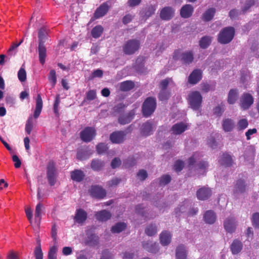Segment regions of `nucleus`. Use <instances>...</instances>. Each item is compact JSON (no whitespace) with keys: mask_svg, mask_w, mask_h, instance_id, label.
<instances>
[{"mask_svg":"<svg viewBox=\"0 0 259 259\" xmlns=\"http://www.w3.org/2000/svg\"><path fill=\"white\" fill-rule=\"evenodd\" d=\"M47 34V29L45 27H41L38 30V57L40 63L44 65L46 61L47 56V49L45 46L46 35Z\"/></svg>","mask_w":259,"mask_h":259,"instance_id":"obj_1","label":"nucleus"},{"mask_svg":"<svg viewBox=\"0 0 259 259\" xmlns=\"http://www.w3.org/2000/svg\"><path fill=\"white\" fill-rule=\"evenodd\" d=\"M235 29L233 27L224 28L219 33L218 41L221 44H227L230 42L235 35Z\"/></svg>","mask_w":259,"mask_h":259,"instance_id":"obj_2","label":"nucleus"},{"mask_svg":"<svg viewBox=\"0 0 259 259\" xmlns=\"http://www.w3.org/2000/svg\"><path fill=\"white\" fill-rule=\"evenodd\" d=\"M172 79L169 77L161 80L159 84L160 89L159 93L158 95V99L161 101H167L171 96V92L167 89L168 85Z\"/></svg>","mask_w":259,"mask_h":259,"instance_id":"obj_3","label":"nucleus"},{"mask_svg":"<svg viewBox=\"0 0 259 259\" xmlns=\"http://www.w3.org/2000/svg\"><path fill=\"white\" fill-rule=\"evenodd\" d=\"M140 41L137 39H131L126 41L122 46V51L126 55L135 54L140 49Z\"/></svg>","mask_w":259,"mask_h":259,"instance_id":"obj_4","label":"nucleus"},{"mask_svg":"<svg viewBox=\"0 0 259 259\" xmlns=\"http://www.w3.org/2000/svg\"><path fill=\"white\" fill-rule=\"evenodd\" d=\"M156 107V99L154 97H148L144 102L142 105V113L144 117L150 116L155 111Z\"/></svg>","mask_w":259,"mask_h":259,"instance_id":"obj_5","label":"nucleus"},{"mask_svg":"<svg viewBox=\"0 0 259 259\" xmlns=\"http://www.w3.org/2000/svg\"><path fill=\"white\" fill-rule=\"evenodd\" d=\"M188 99L191 107L193 110H197L201 108L202 97L198 91L191 92L188 96Z\"/></svg>","mask_w":259,"mask_h":259,"instance_id":"obj_6","label":"nucleus"},{"mask_svg":"<svg viewBox=\"0 0 259 259\" xmlns=\"http://www.w3.org/2000/svg\"><path fill=\"white\" fill-rule=\"evenodd\" d=\"M132 131V125H131L126 128L125 132L122 131H115L111 134L110 140L114 144L122 143L124 141L126 134L131 133Z\"/></svg>","mask_w":259,"mask_h":259,"instance_id":"obj_7","label":"nucleus"},{"mask_svg":"<svg viewBox=\"0 0 259 259\" xmlns=\"http://www.w3.org/2000/svg\"><path fill=\"white\" fill-rule=\"evenodd\" d=\"M254 99L252 96L248 93H243L240 98L239 105L243 110L248 109L253 104Z\"/></svg>","mask_w":259,"mask_h":259,"instance_id":"obj_8","label":"nucleus"},{"mask_svg":"<svg viewBox=\"0 0 259 259\" xmlns=\"http://www.w3.org/2000/svg\"><path fill=\"white\" fill-rule=\"evenodd\" d=\"M96 135V130L91 127H86L80 133L81 139L85 142L91 141Z\"/></svg>","mask_w":259,"mask_h":259,"instance_id":"obj_9","label":"nucleus"},{"mask_svg":"<svg viewBox=\"0 0 259 259\" xmlns=\"http://www.w3.org/2000/svg\"><path fill=\"white\" fill-rule=\"evenodd\" d=\"M47 178L49 184L52 186L56 182V168L53 161H50L47 166Z\"/></svg>","mask_w":259,"mask_h":259,"instance_id":"obj_10","label":"nucleus"},{"mask_svg":"<svg viewBox=\"0 0 259 259\" xmlns=\"http://www.w3.org/2000/svg\"><path fill=\"white\" fill-rule=\"evenodd\" d=\"M89 191L91 195L97 199H103L106 195V190L97 185L92 186Z\"/></svg>","mask_w":259,"mask_h":259,"instance_id":"obj_11","label":"nucleus"},{"mask_svg":"<svg viewBox=\"0 0 259 259\" xmlns=\"http://www.w3.org/2000/svg\"><path fill=\"white\" fill-rule=\"evenodd\" d=\"M236 222L234 217L227 218L224 222V227L228 233H232L236 228Z\"/></svg>","mask_w":259,"mask_h":259,"instance_id":"obj_12","label":"nucleus"},{"mask_svg":"<svg viewBox=\"0 0 259 259\" xmlns=\"http://www.w3.org/2000/svg\"><path fill=\"white\" fill-rule=\"evenodd\" d=\"M153 129V122L151 120H148L142 124L140 130L141 135L144 137L150 136L152 134Z\"/></svg>","mask_w":259,"mask_h":259,"instance_id":"obj_13","label":"nucleus"},{"mask_svg":"<svg viewBox=\"0 0 259 259\" xmlns=\"http://www.w3.org/2000/svg\"><path fill=\"white\" fill-rule=\"evenodd\" d=\"M109 6L107 2L101 4L95 11L94 17L95 19H99L105 16L109 10Z\"/></svg>","mask_w":259,"mask_h":259,"instance_id":"obj_14","label":"nucleus"},{"mask_svg":"<svg viewBox=\"0 0 259 259\" xmlns=\"http://www.w3.org/2000/svg\"><path fill=\"white\" fill-rule=\"evenodd\" d=\"M196 194L199 200H205L211 195L212 192L209 188L203 187L197 190Z\"/></svg>","mask_w":259,"mask_h":259,"instance_id":"obj_15","label":"nucleus"},{"mask_svg":"<svg viewBox=\"0 0 259 259\" xmlns=\"http://www.w3.org/2000/svg\"><path fill=\"white\" fill-rule=\"evenodd\" d=\"M202 78V72L200 69L194 70L188 77V81L190 83L195 84Z\"/></svg>","mask_w":259,"mask_h":259,"instance_id":"obj_16","label":"nucleus"},{"mask_svg":"<svg viewBox=\"0 0 259 259\" xmlns=\"http://www.w3.org/2000/svg\"><path fill=\"white\" fill-rule=\"evenodd\" d=\"M87 212L82 208H79L76 210L74 220L77 223L82 224L87 220Z\"/></svg>","mask_w":259,"mask_h":259,"instance_id":"obj_17","label":"nucleus"},{"mask_svg":"<svg viewBox=\"0 0 259 259\" xmlns=\"http://www.w3.org/2000/svg\"><path fill=\"white\" fill-rule=\"evenodd\" d=\"M174 14L173 9L170 7H166L161 10L160 16L162 20H169L173 17Z\"/></svg>","mask_w":259,"mask_h":259,"instance_id":"obj_18","label":"nucleus"},{"mask_svg":"<svg viewBox=\"0 0 259 259\" xmlns=\"http://www.w3.org/2000/svg\"><path fill=\"white\" fill-rule=\"evenodd\" d=\"M135 112L134 110L130 111L128 113L121 115L118 117V122L121 125L130 123L134 118Z\"/></svg>","mask_w":259,"mask_h":259,"instance_id":"obj_19","label":"nucleus"},{"mask_svg":"<svg viewBox=\"0 0 259 259\" xmlns=\"http://www.w3.org/2000/svg\"><path fill=\"white\" fill-rule=\"evenodd\" d=\"M143 247L149 252L156 253L158 250V244L156 242L152 241H143L142 242Z\"/></svg>","mask_w":259,"mask_h":259,"instance_id":"obj_20","label":"nucleus"},{"mask_svg":"<svg viewBox=\"0 0 259 259\" xmlns=\"http://www.w3.org/2000/svg\"><path fill=\"white\" fill-rule=\"evenodd\" d=\"M230 248L233 254H237L242 250L243 244L239 240L234 239L230 245Z\"/></svg>","mask_w":259,"mask_h":259,"instance_id":"obj_21","label":"nucleus"},{"mask_svg":"<svg viewBox=\"0 0 259 259\" xmlns=\"http://www.w3.org/2000/svg\"><path fill=\"white\" fill-rule=\"evenodd\" d=\"M87 237L85 240V244L89 246H95L99 244V237L95 234L90 232L87 233Z\"/></svg>","mask_w":259,"mask_h":259,"instance_id":"obj_22","label":"nucleus"},{"mask_svg":"<svg viewBox=\"0 0 259 259\" xmlns=\"http://www.w3.org/2000/svg\"><path fill=\"white\" fill-rule=\"evenodd\" d=\"M193 7L189 4H186L182 7L180 11L182 17L188 18L191 17L193 12Z\"/></svg>","mask_w":259,"mask_h":259,"instance_id":"obj_23","label":"nucleus"},{"mask_svg":"<svg viewBox=\"0 0 259 259\" xmlns=\"http://www.w3.org/2000/svg\"><path fill=\"white\" fill-rule=\"evenodd\" d=\"M70 177L73 181L80 182L83 180L85 175L81 170L75 169L70 172Z\"/></svg>","mask_w":259,"mask_h":259,"instance_id":"obj_24","label":"nucleus"},{"mask_svg":"<svg viewBox=\"0 0 259 259\" xmlns=\"http://www.w3.org/2000/svg\"><path fill=\"white\" fill-rule=\"evenodd\" d=\"M95 216L98 221L105 222L111 218V214L110 212L106 210H102L101 211L96 212Z\"/></svg>","mask_w":259,"mask_h":259,"instance_id":"obj_25","label":"nucleus"},{"mask_svg":"<svg viewBox=\"0 0 259 259\" xmlns=\"http://www.w3.org/2000/svg\"><path fill=\"white\" fill-rule=\"evenodd\" d=\"M43 102L40 94L37 95L36 99V106L34 112L33 116L37 118L40 115L42 108Z\"/></svg>","mask_w":259,"mask_h":259,"instance_id":"obj_26","label":"nucleus"},{"mask_svg":"<svg viewBox=\"0 0 259 259\" xmlns=\"http://www.w3.org/2000/svg\"><path fill=\"white\" fill-rule=\"evenodd\" d=\"M23 39H22L18 43L13 42L8 51V57H6V61L10 60V57L15 56L17 53V48L23 42Z\"/></svg>","mask_w":259,"mask_h":259,"instance_id":"obj_27","label":"nucleus"},{"mask_svg":"<svg viewBox=\"0 0 259 259\" xmlns=\"http://www.w3.org/2000/svg\"><path fill=\"white\" fill-rule=\"evenodd\" d=\"M235 126L234 122L231 118H225L222 122V127L225 132L232 131Z\"/></svg>","mask_w":259,"mask_h":259,"instance_id":"obj_28","label":"nucleus"},{"mask_svg":"<svg viewBox=\"0 0 259 259\" xmlns=\"http://www.w3.org/2000/svg\"><path fill=\"white\" fill-rule=\"evenodd\" d=\"M187 128V125L183 122L174 124L171 127V131L174 135H180L185 132Z\"/></svg>","mask_w":259,"mask_h":259,"instance_id":"obj_29","label":"nucleus"},{"mask_svg":"<svg viewBox=\"0 0 259 259\" xmlns=\"http://www.w3.org/2000/svg\"><path fill=\"white\" fill-rule=\"evenodd\" d=\"M220 163L226 166H230L233 163V160L231 155L227 153H223L219 160Z\"/></svg>","mask_w":259,"mask_h":259,"instance_id":"obj_30","label":"nucleus"},{"mask_svg":"<svg viewBox=\"0 0 259 259\" xmlns=\"http://www.w3.org/2000/svg\"><path fill=\"white\" fill-rule=\"evenodd\" d=\"M159 238L161 244L165 246L170 243L171 236L169 232L163 231L160 234Z\"/></svg>","mask_w":259,"mask_h":259,"instance_id":"obj_31","label":"nucleus"},{"mask_svg":"<svg viewBox=\"0 0 259 259\" xmlns=\"http://www.w3.org/2000/svg\"><path fill=\"white\" fill-rule=\"evenodd\" d=\"M204 220L207 224H213L216 221L215 213L212 210H207L204 215Z\"/></svg>","mask_w":259,"mask_h":259,"instance_id":"obj_32","label":"nucleus"},{"mask_svg":"<svg viewBox=\"0 0 259 259\" xmlns=\"http://www.w3.org/2000/svg\"><path fill=\"white\" fill-rule=\"evenodd\" d=\"M238 98V92L237 89H231L228 94L227 101L229 104H234Z\"/></svg>","mask_w":259,"mask_h":259,"instance_id":"obj_33","label":"nucleus"},{"mask_svg":"<svg viewBox=\"0 0 259 259\" xmlns=\"http://www.w3.org/2000/svg\"><path fill=\"white\" fill-rule=\"evenodd\" d=\"M177 259H187V251L185 247L180 245L177 247L176 251Z\"/></svg>","mask_w":259,"mask_h":259,"instance_id":"obj_34","label":"nucleus"},{"mask_svg":"<svg viewBox=\"0 0 259 259\" xmlns=\"http://www.w3.org/2000/svg\"><path fill=\"white\" fill-rule=\"evenodd\" d=\"M135 87L134 82L131 80H126L120 83V90L123 92H127L132 90Z\"/></svg>","mask_w":259,"mask_h":259,"instance_id":"obj_35","label":"nucleus"},{"mask_svg":"<svg viewBox=\"0 0 259 259\" xmlns=\"http://www.w3.org/2000/svg\"><path fill=\"white\" fill-rule=\"evenodd\" d=\"M104 166V162L98 159H93L91 163V168L95 171H100Z\"/></svg>","mask_w":259,"mask_h":259,"instance_id":"obj_36","label":"nucleus"},{"mask_svg":"<svg viewBox=\"0 0 259 259\" xmlns=\"http://www.w3.org/2000/svg\"><path fill=\"white\" fill-rule=\"evenodd\" d=\"M92 154V152L85 149H81L77 151L76 157L78 160H83L89 158Z\"/></svg>","mask_w":259,"mask_h":259,"instance_id":"obj_37","label":"nucleus"},{"mask_svg":"<svg viewBox=\"0 0 259 259\" xmlns=\"http://www.w3.org/2000/svg\"><path fill=\"white\" fill-rule=\"evenodd\" d=\"M193 54L191 51L186 52L181 55V60L185 64H190L193 61Z\"/></svg>","mask_w":259,"mask_h":259,"instance_id":"obj_38","label":"nucleus"},{"mask_svg":"<svg viewBox=\"0 0 259 259\" xmlns=\"http://www.w3.org/2000/svg\"><path fill=\"white\" fill-rule=\"evenodd\" d=\"M103 31L104 28L101 25H97L91 31L92 36L95 38H98L101 36Z\"/></svg>","mask_w":259,"mask_h":259,"instance_id":"obj_39","label":"nucleus"},{"mask_svg":"<svg viewBox=\"0 0 259 259\" xmlns=\"http://www.w3.org/2000/svg\"><path fill=\"white\" fill-rule=\"evenodd\" d=\"M215 13V9L213 8L207 10L202 16V19L205 21H210L213 17Z\"/></svg>","mask_w":259,"mask_h":259,"instance_id":"obj_40","label":"nucleus"},{"mask_svg":"<svg viewBox=\"0 0 259 259\" xmlns=\"http://www.w3.org/2000/svg\"><path fill=\"white\" fill-rule=\"evenodd\" d=\"M211 42V37L209 36H204L199 40V46L202 49H206Z\"/></svg>","mask_w":259,"mask_h":259,"instance_id":"obj_41","label":"nucleus"},{"mask_svg":"<svg viewBox=\"0 0 259 259\" xmlns=\"http://www.w3.org/2000/svg\"><path fill=\"white\" fill-rule=\"evenodd\" d=\"M126 225L124 223H117L111 228V231L114 233H119L125 229Z\"/></svg>","mask_w":259,"mask_h":259,"instance_id":"obj_42","label":"nucleus"},{"mask_svg":"<svg viewBox=\"0 0 259 259\" xmlns=\"http://www.w3.org/2000/svg\"><path fill=\"white\" fill-rule=\"evenodd\" d=\"M37 245L35 247L34 250V255L35 259H43V253L41 248L40 241L39 240L37 241Z\"/></svg>","mask_w":259,"mask_h":259,"instance_id":"obj_43","label":"nucleus"},{"mask_svg":"<svg viewBox=\"0 0 259 259\" xmlns=\"http://www.w3.org/2000/svg\"><path fill=\"white\" fill-rule=\"evenodd\" d=\"M246 189V185L243 180H239L237 181L235 187V191L238 193H243Z\"/></svg>","mask_w":259,"mask_h":259,"instance_id":"obj_44","label":"nucleus"},{"mask_svg":"<svg viewBox=\"0 0 259 259\" xmlns=\"http://www.w3.org/2000/svg\"><path fill=\"white\" fill-rule=\"evenodd\" d=\"M155 10L156 9L155 7L153 5H150L146 7L143 12V17L146 19L150 17L154 14Z\"/></svg>","mask_w":259,"mask_h":259,"instance_id":"obj_45","label":"nucleus"},{"mask_svg":"<svg viewBox=\"0 0 259 259\" xmlns=\"http://www.w3.org/2000/svg\"><path fill=\"white\" fill-rule=\"evenodd\" d=\"M157 232V227L155 225L151 224L147 227L145 233L148 236H153Z\"/></svg>","mask_w":259,"mask_h":259,"instance_id":"obj_46","label":"nucleus"},{"mask_svg":"<svg viewBox=\"0 0 259 259\" xmlns=\"http://www.w3.org/2000/svg\"><path fill=\"white\" fill-rule=\"evenodd\" d=\"M43 206L41 203L37 204L35 208L34 217L36 221H39L41 218V209Z\"/></svg>","mask_w":259,"mask_h":259,"instance_id":"obj_47","label":"nucleus"},{"mask_svg":"<svg viewBox=\"0 0 259 259\" xmlns=\"http://www.w3.org/2000/svg\"><path fill=\"white\" fill-rule=\"evenodd\" d=\"M33 128V118L32 116L29 117L25 125V132L30 135Z\"/></svg>","mask_w":259,"mask_h":259,"instance_id":"obj_48","label":"nucleus"},{"mask_svg":"<svg viewBox=\"0 0 259 259\" xmlns=\"http://www.w3.org/2000/svg\"><path fill=\"white\" fill-rule=\"evenodd\" d=\"M136 163V160L133 157H128L123 161V165L125 168L133 166Z\"/></svg>","mask_w":259,"mask_h":259,"instance_id":"obj_49","label":"nucleus"},{"mask_svg":"<svg viewBox=\"0 0 259 259\" xmlns=\"http://www.w3.org/2000/svg\"><path fill=\"white\" fill-rule=\"evenodd\" d=\"M253 226L255 228H259V212L254 213L251 219Z\"/></svg>","mask_w":259,"mask_h":259,"instance_id":"obj_50","label":"nucleus"},{"mask_svg":"<svg viewBox=\"0 0 259 259\" xmlns=\"http://www.w3.org/2000/svg\"><path fill=\"white\" fill-rule=\"evenodd\" d=\"M248 125V121L246 119H241L237 123V129L239 131L245 129Z\"/></svg>","mask_w":259,"mask_h":259,"instance_id":"obj_51","label":"nucleus"},{"mask_svg":"<svg viewBox=\"0 0 259 259\" xmlns=\"http://www.w3.org/2000/svg\"><path fill=\"white\" fill-rule=\"evenodd\" d=\"M48 78L53 87H54L57 82L56 74L55 70L53 69L50 71Z\"/></svg>","mask_w":259,"mask_h":259,"instance_id":"obj_52","label":"nucleus"},{"mask_svg":"<svg viewBox=\"0 0 259 259\" xmlns=\"http://www.w3.org/2000/svg\"><path fill=\"white\" fill-rule=\"evenodd\" d=\"M97 151L99 154H103L106 152L108 149L107 145L101 143L96 146Z\"/></svg>","mask_w":259,"mask_h":259,"instance_id":"obj_53","label":"nucleus"},{"mask_svg":"<svg viewBox=\"0 0 259 259\" xmlns=\"http://www.w3.org/2000/svg\"><path fill=\"white\" fill-rule=\"evenodd\" d=\"M18 77L21 82H24L26 79V72L24 68L21 67L18 72Z\"/></svg>","mask_w":259,"mask_h":259,"instance_id":"obj_54","label":"nucleus"},{"mask_svg":"<svg viewBox=\"0 0 259 259\" xmlns=\"http://www.w3.org/2000/svg\"><path fill=\"white\" fill-rule=\"evenodd\" d=\"M57 250L54 246L50 248L48 252V259H57Z\"/></svg>","mask_w":259,"mask_h":259,"instance_id":"obj_55","label":"nucleus"},{"mask_svg":"<svg viewBox=\"0 0 259 259\" xmlns=\"http://www.w3.org/2000/svg\"><path fill=\"white\" fill-rule=\"evenodd\" d=\"M170 181L171 177L169 175H163L160 178L159 184L160 185H166L168 184Z\"/></svg>","mask_w":259,"mask_h":259,"instance_id":"obj_56","label":"nucleus"},{"mask_svg":"<svg viewBox=\"0 0 259 259\" xmlns=\"http://www.w3.org/2000/svg\"><path fill=\"white\" fill-rule=\"evenodd\" d=\"M201 157L199 153H195L191 157L188 159V164L189 166H191L194 164L196 162V160L198 159Z\"/></svg>","mask_w":259,"mask_h":259,"instance_id":"obj_57","label":"nucleus"},{"mask_svg":"<svg viewBox=\"0 0 259 259\" xmlns=\"http://www.w3.org/2000/svg\"><path fill=\"white\" fill-rule=\"evenodd\" d=\"M184 166V162L182 160H179L175 162L174 166V168L175 171H176L177 172H179L183 169Z\"/></svg>","mask_w":259,"mask_h":259,"instance_id":"obj_58","label":"nucleus"},{"mask_svg":"<svg viewBox=\"0 0 259 259\" xmlns=\"http://www.w3.org/2000/svg\"><path fill=\"white\" fill-rule=\"evenodd\" d=\"M96 98V92L94 90H89L87 93L86 99L88 101H92Z\"/></svg>","mask_w":259,"mask_h":259,"instance_id":"obj_59","label":"nucleus"},{"mask_svg":"<svg viewBox=\"0 0 259 259\" xmlns=\"http://www.w3.org/2000/svg\"><path fill=\"white\" fill-rule=\"evenodd\" d=\"M125 105L123 103H119L115 106L113 108V112L115 113L119 114L121 113L124 109Z\"/></svg>","mask_w":259,"mask_h":259,"instance_id":"obj_60","label":"nucleus"},{"mask_svg":"<svg viewBox=\"0 0 259 259\" xmlns=\"http://www.w3.org/2000/svg\"><path fill=\"white\" fill-rule=\"evenodd\" d=\"M254 2L253 0H246L245 6L242 8V11L245 13L251 6L254 5Z\"/></svg>","mask_w":259,"mask_h":259,"instance_id":"obj_61","label":"nucleus"},{"mask_svg":"<svg viewBox=\"0 0 259 259\" xmlns=\"http://www.w3.org/2000/svg\"><path fill=\"white\" fill-rule=\"evenodd\" d=\"M137 176L140 179L141 181L145 180L148 177L147 171L144 169H141L137 174Z\"/></svg>","mask_w":259,"mask_h":259,"instance_id":"obj_62","label":"nucleus"},{"mask_svg":"<svg viewBox=\"0 0 259 259\" xmlns=\"http://www.w3.org/2000/svg\"><path fill=\"white\" fill-rule=\"evenodd\" d=\"M134 18V16L132 15L131 14H126L122 18V23L126 25V24L130 23L133 20Z\"/></svg>","mask_w":259,"mask_h":259,"instance_id":"obj_63","label":"nucleus"},{"mask_svg":"<svg viewBox=\"0 0 259 259\" xmlns=\"http://www.w3.org/2000/svg\"><path fill=\"white\" fill-rule=\"evenodd\" d=\"M224 111V105H219L214 109V114L218 116H221Z\"/></svg>","mask_w":259,"mask_h":259,"instance_id":"obj_64","label":"nucleus"}]
</instances>
